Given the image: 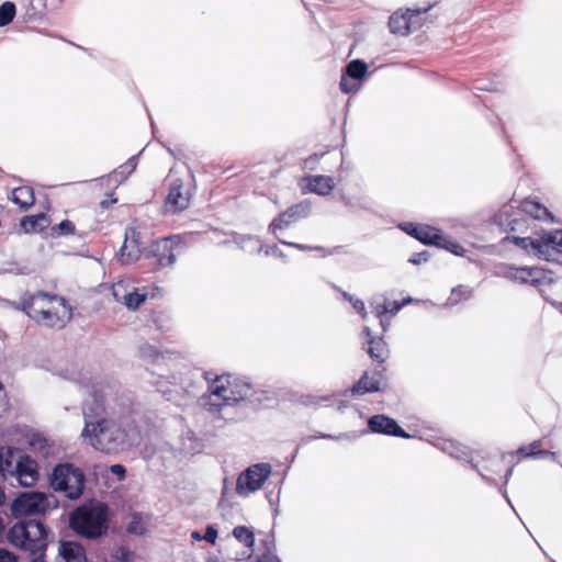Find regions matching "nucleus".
Segmentation results:
<instances>
[{"instance_id":"42","label":"nucleus","mask_w":562,"mask_h":562,"mask_svg":"<svg viewBox=\"0 0 562 562\" xmlns=\"http://www.w3.org/2000/svg\"><path fill=\"white\" fill-rule=\"evenodd\" d=\"M439 246L448 249L449 251L458 256H461L464 252V248L460 244L447 240L445 237L443 241Z\"/></svg>"},{"instance_id":"57","label":"nucleus","mask_w":562,"mask_h":562,"mask_svg":"<svg viewBox=\"0 0 562 562\" xmlns=\"http://www.w3.org/2000/svg\"><path fill=\"white\" fill-rule=\"evenodd\" d=\"M512 472H513V469H509V470L507 471V473H506V481H505V483H507V481H508V476L512 474Z\"/></svg>"},{"instance_id":"15","label":"nucleus","mask_w":562,"mask_h":562,"mask_svg":"<svg viewBox=\"0 0 562 562\" xmlns=\"http://www.w3.org/2000/svg\"><path fill=\"white\" fill-rule=\"evenodd\" d=\"M428 8L423 10L407 9L405 13H400L398 11L393 13L389 20L390 31L397 35L408 34L412 30L417 27L415 25L414 18L418 16L423 12H426Z\"/></svg>"},{"instance_id":"54","label":"nucleus","mask_w":562,"mask_h":562,"mask_svg":"<svg viewBox=\"0 0 562 562\" xmlns=\"http://www.w3.org/2000/svg\"><path fill=\"white\" fill-rule=\"evenodd\" d=\"M191 538L196 541H200V540H203V535H201L199 531H192Z\"/></svg>"},{"instance_id":"19","label":"nucleus","mask_w":562,"mask_h":562,"mask_svg":"<svg viewBox=\"0 0 562 562\" xmlns=\"http://www.w3.org/2000/svg\"><path fill=\"white\" fill-rule=\"evenodd\" d=\"M506 239L526 250L528 254H533L539 259L547 260L546 255L548 254V246L544 241V234L539 238L507 236Z\"/></svg>"},{"instance_id":"3","label":"nucleus","mask_w":562,"mask_h":562,"mask_svg":"<svg viewBox=\"0 0 562 562\" xmlns=\"http://www.w3.org/2000/svg\"><path fill=\"white\" fill-rule=\"evenodd\" d=\"M503 278L519 284H528L539 290L543 299L552 305L562 303V279L540 267L503 266L498 272Z\"/></svg>"},{"instance_id":"58","label":"nucleus","mask_w":562,"mask_h":562,"mask_svg":"<svg viewBox=\"0 0 562 562\" xmlns=\"http://www.w3.org/2000/svg\"><path fill=\"white\" fill-rule=\"evenodd\" d=\"M31 438H44V437L38 435V434H34V435L31 436Z\"/></svg>"},{"instance_id":"14","label":"nucleus","mask_w":562,"mask_h":562,"mask_svg":"<svg viewBox=\"0 0 562 562\" xmlns=\"http://www.w3.org/2000/svg\"><path fill=\"white\" fill-rule=\"evenodd\" d=\"M191 193L184 189L183 181L181 179H175L171 181L169 192L165 201V207L167 212L176 213L182 211L189 206Z\"/></svg>"},{"instance_id":"60","label":"nucleus","mask_w":562,"mask_h":562,"mask_svg":"<svg viewBox=\"0 0 562 562\" xmlns=\"http://www.w3.org/2000/svg\"><path fill=\"white\" fill-rule=\"evenodd\" d=\"M503 494H504L505 498L507 499V503H508L509 505H512V504H510V499H508L506 492H504Z\"/></svg>"},{"instance_id":"17","label":"nucleus","mask_w":562,"mask_h":562,"mask_svg":"<svg viewBox=\"0 0 562 562\" xmlns=\"http://www.w3.org/2000/svg\"><path fill=\"white\" fill-rule=\"evenodd\" d=\"M140 254L138 233L134 228H128L125 233V240L120 248L119 260L122 265H131L139 258Z\"/></svg>"},{"instance_id":"43","label":"nucleus","mask_w":562,"mask_h":562,"mask_svg":"<svg viewBox=\"0 0 562 562\" xmlns=\"http://www.w3.org/2000/svg\"><path fill=\"white\" fill-rule=\"evenodd\" d=\"M55 229H58L60 235H69L75 233V225L69 220L61 221Z\"/></svg>"},{"instance_id":"18","label":"nucleus","mask_w":562,"mask_h":562,"mask_svg":"<svg viewBox=\"0 0 562 562\" xmlns=\"http://www.w3.org/2000/svg\"><path fill=\"white\" fill-rule=\"evenodd\" d=\"M235 241L239 245V247L249 254H263L266 257H279L278 245L274 243L272 245H268L262 243L259 238L255 236H240L235 239Z\"/></svg>"},{"instance_id":"39","label":"nucleus","mask_w":562,"mask_h":562,"mask_svg":"<svg viewBox=\"0 0 562 562\" xmlns=\"http://www.w3.org/2000/svg\"><path fill=\"white\" fill-rule=\"evenodd\" d=\"M15 16V5L12 2H4L0 5V26H5Z\"/></svg>"},{"instance_id":"56","label":"nucleus","mask_w":562,"mask_h":562,"mask_svg":"<svg viewBox=\"0 0 562 562\" xmlns=\"http://www.w3.org/2000/svg\"><path fill=\"white\" fill-rule=\"evenodd\" d=\"M342 296L345 300H347L349 302H351L353 300V297L347 292H342Z\"/></svg>"},{"instance_id":"1","label":"nucleus","mask_w":562,"mask_h":562,"mask_svg":"<svg viewBox=\"0 0 562 562\" xmlns=\"http://www.w3.org/2000/svg\"><path fill=\"white\" fill-rule=\"evenodd\" d=\"M113 385L104 379H95L87 386L89 397L85 400L82 413L85 428L81 436L89 438L90 445L102 452L114 453L126 446L127 432L116 422L105 418V397L113 391Z\"/></svg>"},{"instance_id":"48","label":"nucleus","mask_w":562,"mask_h":562,"mask_svg":"<svg viewBox=\"0 0 562 562\" xmlns=\"http://www.w3.org/2000/svg\"><path fill=\"white\" fill-rule=\"evenodd\" d=\"M350 303L352 304V307L362 315L363 318L367 316L363 301L353 299Z\"/></svg>"},{"instance_id":"49","label":"nucleus","mask_w":562,"mask_h":562,"mask_svg":"<svg viewBox=\"0 0 562 562\" xmlns=\"http://www.w3.org/2000/svg\"><path fill=\"white\" fill-rule=\"evenodd\" d=\"M0 562H16V558L13 553L0 549Z\"/></svg>"},{"instance_id":"40","label":"nucleus","mask_w":562,"mask_h":562,"mask_svg":"<svg viewBox=\"0 0 562 562\" xmlns=\"http://www.w3.org/2000/svg\"><path fill=\"white\" fill-rule=\"evenodd\" d=\"M406 305V302H385L381 306L378 307V314L382 315L385 313L396 314L403 306Z\"/></svg>"},{"instance_id":"41","label":"nucleus","mask_w":562,"mask_h":562,"mask_svg":"<svg viewBox=\"0 0 562 562\" xmlns=\"http://www.w3.org/2000/svg\"><path fill=\"white\" fill-rule=\"evenodd\" d=\"M127 292V284L124 281L116 282L112 286V294L117 302H123V296Z\"/></svg>"},{"instance_id":"63","label":"nucleus","mask_w":562,"mask_h":562,"mask_svg":"<svg viewBox=\"0 0 562 562\" xmlns=\"http://www.w3.org/2000/svg\"><path fill=\"white\" fill-rule=\"evenodd\" d=\"M280 494H281V491H278V492H277V497H278V498L280 497Z\"/></svg>"},{"instance_id":"13","label":"nucleus","mask_w":562,"mask_h":562,"mask_svg":"<svg viewBox=\"0 0 562 562\" xmlns=\"http://www.w3.org/2000/svg\"><path fill=\"white\" fill-rule=\"evenodd\" d=\"M177 245L171 238H162L155 241L148 252V258H153V265L158 268H167L173 266L177 259Z\"/></svg>"},{"instance_id":"47","label":"nucleus","mask_w":562,"mask_h":562,"mask_svg":"<svg viewBox=\"0 0 562 562\" xmlns=\"http://www.w3.org/2000/svg\"><path fill=\"white\" fill-rule=\"evenodd\" d=\"M506 214L505 211H502L499 215L497 216L499 225L507 226L510 231H516V225L518 224V220L507 221L504 220V215Z\"/></svg>"},{"instance_id":"21","label":"nucleus","mask_w":562,"mask_h":562,"mask_svg":"<svg viewBox=\"0 0 562 562\" xmlns=\"http://www.w3.org/2000/svg\"><path fill=\"white\" fill-rule=\"evenodd\" d=\"M403 229L423 244L439 246L443 241L440 231L428 225L406 224Z\"/></svg>"},{"instance_id":"4","label":"nucleus","mask_w":562,"mask_h":562,"mask_svg":"<svg viewBox=\"0 0 562 562\" xmlns=\"http://www.w3.org/2000/svg\"><path fill=\"white\" fill-rule=\"evenodd\" d=\"M48 528L37 519H25L14 524L7 533L8 541L15 548L27 552L31 562L44 560L48 546Z\"/></svg>"},{"instance_id":"27","label":"nucleus","mask_w":562,"mask_h":562,"mask_svg":"<svg viewBox=\"0 0 562 562\" xmlns=\"http://www.w3.org/2000/svg\"><path fill=\"white\" fill-rule=\"evenodd\" d=\"M306 181L310 191L318 195H327L335 188L334 179L328 176H310Z\"/></svg>"},{"instance_id":"50","label":"nucleus","mask_w":562,"mask_h":562,"mask_svg":"<svg viewBox=\"0 0 562 562\" xmlns=\"http://www.w3.org/2000/svg\"><path fill=\"white\" fill-rule=\"evenodd\" d=\"M111 472L117 475L120 479H124L125 476V468L121 464H113L110 468Z\"/></svg>"},{"instance_id":"22","label":"nucleus","mask_w":562,"mask_h":562,"mask_svg":"<svg viewBox=\"0 0 562 562\" xmlns=\"http://www.w3.org/2000/svg\"><path fill=\"white\" fill-rule=\"evenodd\" d=\"M138 357L146 364H151V366L156 367L155 369H153V372H151L153 374H155L154 372H159V371L168 372L164 368V366L168 364L169 358L165 353L159 352L155 346L149 345V344L140 345L138 348Z\"/></svg>"},{"instance_id":"44","label":"nucleus","mask_w":562,"mask_h":562,"mask_svg":"<svg viewBox=\"0 0 562 562\" xmlns=\"http://www.w3.org/2000/svg\"><path fill=\"white\" fill-rule=\"evenodd\" d=\"M349 80H350V78L346 77L345 75L341 77L340 88L345 93H351V92H356L358 90V85H356V83L350 85Z\"/></svg>"},{"instance_id":"20","label":"nucleus","mask_w":562,"mask_h":562,"mask_svg":"<svg viewBox=\"0 0 562 562\" xmlns=\"http://www.w3.org/2000/svg\"><path fill=\"white\" fill-rule=\"evenodd\" d=\"M55 562H88L85 548L76 541H59Z\"/></svg>"},{"instance_id":"36","label":"nucleus","mask_w":562,"mask_h":562,"mask_svg":"<svg viewBox=\"0 0 562 562\" xmlns=\"http://www.w3.org/2000/svg\"><path fill=\"white\" fill-rule=\"evenodd\" d=\"M147 299V293H138L135 289L123 296V302L130 310H136Z\"/></svg>"},{"instance_id":"46","label":"nucleus","mask_w":562,"mask_h":562,"mask_svg":"<svg viewBox=\"0 0 562 562\" xmlns=\"http://www.w3.org/2000/svg\"><path fill=\"white\" fill-rule=\"evenodd\" d=\"M113 558L116 560V562H128L130 551L126 548L121 547L115 551Z\"/></svg>"},{"instance_id":"9","label":"nucleus","mask_w":562,"mask_h":562,"mask_svg":"<svg viewBox=\"0 0 562 562\" xmlns=\"http://www.w3.org/2000/svg\"><path fill=\"white\" fill-rule=\"evenodd\" d=\"M52 508L50 498L42 492L21 493L11 505L15 517L45 514Z\"/></svg>"},{"instance_id":"38","label":"nucleus","mask_w":562,"mask_h":562,"mask_svg":"<svg viewBox=\"0 0 562 562\" xmlns=\"http://www.w3.org/2000/svg\"><path fill=\"white\" fill-rule=\"evenodd\" d=\"M472 296V290L469 286L459 285L454 288L449 297L451 305L458 304L461 301L469 300Z\"/></svg>"},{"instance_id":"6","label":"nucleus","mask_w":562,"mask_h":562,"mask_svg":"<svg viewBox=\"0 0 562 562\" xmlns=\"http://www.w3.org/2000/svg\"><path fill=\"white\" fill-rule=\"evenodd\" d=\"M108 508L104 504L83 505L70 516V527L82 537L97 539L106 532Z\"/></svg>"},{"instance_id":"37","label":"nucleus","mask_w":562,"mask_h":562,"mask_svg":"<svg viewBox=\"0 0 562 562\" xmlns=\"http://www.w3.org/2000/svg\"><path fill=\"white\" fill-rule=\"evenodd\" d=\"M41 222H46L45 214L24 216L21 220V226L25 233H31L37 231V227Z\"/></svg>"},{"instance_id":"62","label":"nucleus","mask_w":562,"mask_h":562,"mask_svg":"<svg viewBox=\"0 0 562 562\" xmlns=\"http://www.w3.org/2000/svg\"><path fill=\"white\" fill-rule=\"evenodd\" d=\"M346 437H348V436L346 434H342V435L338 436L337 438H346Z\"/></svg>"},{"instance_id":"12","label":"nucleus","mask_w":562,"mask_h":562,"mask_svg":"<svg viewBox=\"0 0 562 562\" xmlns=\"http://www.w3.org/2000/svg\"><path fill=\"white\" fill-rule=\"evenodd\" d=\"M38 464L30 456H20L16 465H14V472L11 475L10 483L14 481L23 487H31L38 481Z\"/></svg>"},{"instance_id":"23","label":"nucleus","mask_w":562,"mask_h":562,"mask_svg":"<svg viewBox=\"0 0 562 562\" xmlns=\"http://www.w3.org/2000/svg\"><path fill=\"white\" fill-rule=\"evenodd\" d=\"M20 456V450L9 446L0 447V474L3 479L9 480L14 472Z\"/></svg>"},{"instance_id":"2","label":"nucleus","mask_w":562,"mask_h":562,"mask_svg":"<svg viewBox=\"0 0 562 562\" xmlns=\"http://www.w3.org/2000/svg\"><path fill=\"white\" fill-rule=\"evenodd\" d=\"M207 392V395L201 397V405L209 412H217L223 406L241 401H251L256 393L250 382L229 374L213 378Z\"/></svg>"},{"instance_id":"10","label":"nucleus","mask_w":562,"mask_h":562,"mask_svg":"<svg viewBox=\"0 0 562 562\" xmlns=\"http://www.w3.org/2000/svg\"><path fill=\"white\" fill-rule=\"evenodd\" d=\"M64 299L56 294H49L44 291H37L35 293H24L21 297L20 303H11V305L18 310L24 312L30 318L35 319V315H40L45 310L50 308L54 304L59 303V300Z\"/></svg>"},{"instance_id":"8","label":"nucleus","mask_w":562,"mask_h":562,"mask_svg":"<svg viewBox=\"0 0 562 562\" xmlns=\"http://www.w3.org/2000/svg\"><path fill=\"white\" fill-rule=\"evenodd\" d=\"M272 468L270 463H256L243 471L236 481V492L241 496L260 490L268 477L271 475Z\"/></svg>"},{"instance_id":"11","label":"nucleus","mask_w":562,"mask_h":562,"mask_svg":"<svg viewBox=\"0 0 562 562\" xmlns=\"http://www.w3.org/2000/svg\"><path fill=\"white\" fill-rule=\"evenodd\" d=\"M71 317V306L66 299H60L59 303L54 304L42 314L35 315L34 321L42 326L61 329L70 322Z\"/></svg>"},{"instance_id":"31","label":"nucleus","mask_w":562,"mask_h":562,"mask_svg":"<svg viewBox=\"0 0 562 562\" xmlns=\"http://www.w3.org/2000/svg\"><path fill=\"white\" fill-rule=\"evenodd\" d=\"M137 166V157H131L125 164L121 165L112 173L108 176L110 182L122 183L126 180L127 176L131 175Z\"/></svg>"},{"instance_id":"59","label":"nucleus","mask_w":562,"mask_h":562,"mask_svg":"<svg viewBox=\"0 0 562 562\" xmlns=\"http://www.w3.org/2000/svg\"><path fill=\"white\" fill-rule=\"evenodd\" d=\"M412 301H413V300H412V297H408V299L403 300L402 302H406V304H408V303H411Z\"/></svg>"},{"instance_id":"61","label":"nucleus","mask_w":562,"mask_h":562,"mask_svg":"<svg viewBox=\"0 0 562 562\" xmlns=\"http://www.w3.org/2000/svg\"><path fill=\"white\" fill-rule=\"evenodd\" d=\"M321 437H322V438H333V437H331V436H329V435H322Z\"/></svg>"},{"instance_id":"53","label":"nucleus","mask_w":562,"mask_h":562,"mask_svg":"<svg viewBox=\"0 0 562 562\" xmlns=\"http://www.w3.org/2000/svg\"><path fill=\"white\" fill-rule=\"evenodd\" d=\"M115 202H116V199H111V200L105 199L100 204H101L102 209H106V207H109L111 204H113Z\"/></svg>"},{"instance_id":"25","label":"nucleus","mask_w":562,"mask_h":562,"mask_svg":"<svg viewBox=\"0 0 562 562\" xmlns=\"http://www.w3.org/2000/svg\"><path fill=\"white\" fill-rule=\"evenodd\" d=\"M381 374H369L366 372L360 380L351 387L352 395H363L366 393L378 392L380 390Z\"/></svg>"},{"instance_id":"33","label":"nucleus","mask_w":562,"mask_h":562,"mask_svg":"<svg viewBox=\"0 0 562 562\" xmlns=\"http://www.w3.org/2000/svg\"><path fill=\"white\" fill-rule=\"evenodd\" d=\"M368 67L362 60L356 59L350 61L345 71V76L350 79H361L367 74Z\"/></svg>"},{"instance_id":"52","label":"nucleus","mask_w":562,"mask_h":562,"mask_svg":"<svg viewBox=\"0 0 562 562\" xmlns=\"http://www.w3.org/2000/svg\"><path fill=\"white\" fill-rule=\"evenodd\" d=\"M281 228V217L280 215L274 217L269 226V231L272 234H276L277 229Z\"/></svg>"},{"instance_id":"26","label":"nucleus","mask_w":562,"mask_h":562,"mask_svg":"<svg viewBox=\"0 0 562 562\" xmlns=\"http://www.w3.org/2000/svg\"><path fill=\"white\" fill-rule=\"evenodd\" d=\"M363 333L366 334V336L368 338V340H367V344L369 345L368 353L370 355V357L379 363L384 362L387 357L386 344L381 338L372 337L371 330L369 327H366Z\"/></svg>"},{"instance_id":"45","label":"nucleus","mask_w":562,"mask_h":562,"mask_svg":"<svg viewBox=\"0 0 562 562\" xmlns=\"http://www.w3.org/2000/svg\"><path fill=\"white\" fill-rule=\"evenodd\" d=\"M217 539V530L209 525L205 529V533L203 535V540L214 544Z\"/></svg>"},{"instance_id":"51","label":"nucleus","mask_w":562,"mask_h":562,"mask_svg":"<svg viewBox=\"0 0 562 562\" xmlns=\"http://www.w3.org/2000/svg\"><path fill=\"white\" fill-rule=\"evenodd\" d=\"M411 263L418 265L422 261H427V255L426 252L415 254L413 257L408 260Z\"/></svg>"},{"instance_id":"28","label":"nucleus","mask_w":562,"mask_h":562,"mask_svg":"<svg viewBox=\"0 0 562 562\" xmlns=\"http://www.w3.org/2000/svg\"><path fill=\"white\" fill-rule=\"evenodd\" d=\"M520 209L522 213L535 220L553 221L552 213L546 206L536 201L525 200L520 203Z\"/></svg>"},{"instance_id":"32","label":"nucleus","mask_w":562,"mask_h":562,"mask_svg":"<svg viewBox=\"0 0 562 562\" xmlns=\"http://www.w3.org/2000/svg\"><path fill=\"white\" fill-rule=\"evenodd\" d=\"M542 442L541 440H535L528 446H524L517 450V454L527 457H543V456H554L553 452L541 450Z\"/></svg>"},{"instance_id":"34","label":"nucleus","mask_w":562,"mask_h":562,"mask_svg":"<svg viewBox=\"0 0 562 562\" xmlns=\"http://www.w3.org/2000/svg\"><path fill=\"white\" fill-rule=\"evenodd\" d=\"M233 536L247 548L251 549L255 543L252 531L245 526H237L233 529Z\"/></svg>"},{"instance_id":"29","label":"nucleus","mask_w":562,"mask_h":562,"mask_svg":"<svg viewBox=\"0 0 562 562\" xmlns=\"http://www.w3.org/2000/svg\"><path fill=\"white\" fill-rule=\"evenodd\" d=\"M10 199L22 210L30 209L35 202L33 189L26 186L13 189Z\"/></svg>"},{"instance_id":"35","label":"nucleus","mask_w":562,"mask_h":562,"mask_svg":"<svg viewBox=\"0 0 562 562\" xmlns=\"http://www.w3.org/2000/svg\"><path fill=\"white\" fill-rule=\"evenodd\" d=\"M442 451L456 459H462L468 456L465 448L453 440H445L441 447Z\"/></svg>"},{"instance_id":"7","label":"nucleus","mask_w":562,"mask_h":562,"mask_svg":"<svg viewBox=\"0 0 562 562\" xmlns=\"http://www.w3.org/2000/svg\"><path fill=\"white\" fill-rule=\"evenodd\" d=\"M49 482L55 492L69 499H78L83 493L86 476L81 469L63 463L54 468Z\"/></svg>"},{"instance_id":"30","label":"nucleus","mask_w":562,"mask_h":562,"mask_svg":"<svg viewBox=\"0 0 562 562\" xmlns=\"http://www.w3.org/2000/svg\"><path fill=\"white\" fill-rule=\"evenodd\" d=\"M311 212V203L302 201L295 205L290 206L283 212V224H289L300 218L306 217Z\"/></svg>"},{"instance_id":"24","label":"nucleus","mask_w":562,"mask_h":562,"mask_svg":"<svg viewBox=\"0 0 562 562\" xmlns=\"http://www.w3.org/2000/svg\"><path fill=\"white\" fill-rule=\"evenodd\" d=\"M544 241L548 246L547 261L562 265V229L546 233Z\"/></svg>"},{"instance_id":"5","label":"nucleus","mask_w":562,"mask_h":562,"mask_svg":"<svg viewBox=\"0 0 562 562\" xmlns=\"http://www.w3.org/2000/svg\"><path fill=\"white\" fill-rule=\"evenodd\" d=\"M158 376L155 381L157 389L161 392L168 401H172L178 405L182 404V400L186 397H195L200 390L199 380L203 378L209 382H212L211 374L209 372H188L184 376H180L173 372H154Z\"/></svg>"},{"instance_id":"16","label":"nucleus","mask_w":562,"mask_h":562,"mask_svg":"<svg viewBox=\"0 0 562 562\" xmlns=\"http://www.w3.org/2000/svg\"><path fill=\"white\" fill-rule=\"evenodd\" d=\"M368 427L371 432L384 434L401 438L409 437V435L405 432L393 418L382 414L370 417L368 420Z\"/></svg>"},{"instance_id":"55","label":"nucleus","mask_w":562,"mask_h":562,"mask_svg":"<svg viewBox=\"0 0 562 562\" xmlns=\"http://www.w3.org/2000/svg\"><path fill=\"white\" fill-rule=\"evenodd\" d=\"M282 245H288V246H293V247H296V248H300V249H305L304 246L300 245V244H291V243H286V241H282Z\"/></svg>"}]
</instances>
